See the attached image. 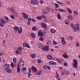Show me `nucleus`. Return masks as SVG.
Instances as JSON below:
<instances>
[{"instance_id":"nucleus-19","label":"nucleus","mask_w":80,"mask_h":80,"mask_svg":"<svg viewBox=\"0 0 80 80\" xmlns=\"http://www.w3.org/2000/svg\"><path fill=\"white\" fill-rule=\"evenodd\" d=\"M46 43L48 46H50V45H51V41L50 40H48L46 41Z\"/></svg>"},{"instance_id":"nucleus-49","label":"nucleus","mask_w":80,"mask_h":80,"mask_svg":"<svg viewBox=\"0 0 80 80\" xmlns=\"http://www.w3.org/2000/svg\"><path fill=\"white\" fill-rule=\"evenodd\" d=\"M2 6L3 4H2V2H0V8H2Z\"/></svg>"},{"instance_id":"nucleus-60","label":"nucleus","mask_w":80,"mask_h":80,"mask_svg":"<svg viewBox=\"0 0 80 80\" xmlns=\"http://www.w3.org/2000/svg\"><path fill=\"white\" fill-rule=\"evenodd\" d=\"M46 67H47V66L44 65L43 66V68H44V69H46Z\"/></svg>"},{"instance_id":"nucleus-23","label":"nucleus","mask_w":80,"mask_h":80,"mask_svg":"<svg viewBox=\"0 0 80 80\" xmlns=\"http://www.w3.org/2000/svg\"><path fill=\"white\" fill-rule=\"evenodd\" d=\"M64 73L65 75H68L69 74V71L66 69H65L64 70Z\"/></svg>"},{"instance_id":"nucleus-34","label":"nucleus","mask_w":80,"mask_h":80,"mask_svg":"<svg viewBox=\"0 0 80 80\" xmlns=\"http://www.w3.org/2000/svg\"><path fill=\"white\" fill-rule=\"evenodd\" d=\"M32 30H34V31H37V28L36 27L34 26L32 28Z\"/></svg>"},{"instance_id":"nucleus-46","label":"nucleus","mask_w":80,"mask_h":80,"mask_svg":"<svg viewBox=\"0 0 80 80\" xmlns=\"http://www.w3.org/2000/svg\"><path fill=\"white\" fill-rule=\"evenodd\" d=\"M64 65L65 67H67V66L68 65V63L67 62H64Z\"/></svg>"},{"instance_id":"nucleus-62","label":"nucleus","mask_w":80,"mask_h":80,"mask_svg":"<svg viewBox=\"0 0 80 80\" xmlns=\"http://www.w3.org/2000/svg\"><path fill=\"white\" fill-rule=\"evenodd\" d=\"M2 43L3 44H5V41L4 40H2Z\"/></svg>"},{"instance_id":"nucleus-37","label":"nucleus","mask_w":80,"mask_h":80,"mask_svg":"<svg viewBox=\"0 0 80 80\" xmlns=\"http://www.w3.org/2000/svg\"><path fill=\"white\" fill-rule=\"evenodd\" d=\"M13 62L14 63H17V59L16 58H13Z\"/></svg>"},{"instance_id":"nucleus-47","label":"nucleus","mask_w":80,"mask_h":80,"mask_svg":"<svg viewBox=\"0 0 80 80\" xmlns=\"http://www.w3.org/2000/svg\"><path fill=\"white\" fill-rule=\"evenodd\" d=\"M59 77V74H56L55 77L56 78H58Z\"/></svg>"},{"instance_id":"nucleus-55","label":"nucleus","mask_w":80,"mask_h":80,"mask_svg":"<svg viewBox=\"0 0 80 80\" xmlns=\"http://www.w3.org/2000/svg\"><path fill=\"white\" fill-rule=\"evenodd\" d=\"M5 18L7 20H9V18L7 16H5Z\"/></svg>"},{"instance_id":"nucleus-14","label":"nucleus","mask_w":80,"mask_h":80,"mask_svg":"<svg viewBox=\"0 0 80 80\" xmlns=\"http://www.w3.org/2000/svg\"><path fill=\"white\" fill-rule=\"evenodd\" d=\"M23 47H27L28 48H30V45L28 44H27V43L24 42L23 43Z\"/></svg>"},{"instance_id":"nucleus-40","label":"nucleus","mask_w":80,"mask_h":80,"mask_svg":"<svg viewBox=\"0 0 80 80\" xmlns=\"http://www.w3.org/2000/svg\"><path fill=\"white\" fill-rule=\"evenodd\" d=\"M39 40L40 41H41V42H43V38L42 37H41L39 39Z\"/></svg>"},{"instance_id":"nucleus-52","label":"nucleus","mask_w":80,"mask_h":80,"mask_svg":"<svg viewBox=\"0 0 80 80\" xmlns=\"http://www.w3.org/2000/svg\"><path fill=\"white\" fill-rule=\"evenodd\" d=\"M32 19L30 18H28V22H30V21H32Z\"/></svg>"},{"instance_id":"nucleus-28","label":"nucleus","mask_w":80,"mask_h":80,"mask_svg":"<svg viewBox=\"0 0 80 80\" xmlns=\"http://www.w3.org/2000/svg\"><path fill=\"white\" fill-rule=\"evenodd\" d=\"M17 50L19 52H21L22 50V47H18L17 49Z\"/></svg>"},{"instance_id":"nucleus-10","label":"nucleus","mask_w":80,"mask_h":80,"mask_svg":"<svg viewBox=\"0 0 80 80\" xmlns=\"http://www.w3.org/2000/svg\"><path fill=\"white\" fill-rule=\"evenodd\" d=\"M17 69L18 73H20V65H19V63H18L17 64Z\"/></svg>"},{"instance_id":"nucleus-59","label":"nucleus","mask_w":80,"mask_h":80,"mask_svg":"<svg viewBox=\"0 0 80 80\" xmlns=\"http://www.w3.org/2000/svg\"><path fill=\"white\" fill-rule=\"evenodd\" d=\"M76 46H77V47H79V43L77 42L76 43Z\"/></svg>"},{"instance_id":"nucleus-17","label":"nucleus","mask_w":80,"mask_h":80,"mask_svg":"<svg viewBox=\"0 0 80 80\" xmlns=\"http://www.w3.org/2000/svg\"><path fill=\"white\" fill-rule=\"evenodd\" d=\"M31 69L32 71L34 72H36L37 70V68L34 66H32L31 67Z\"/></svg>"},{"instance_id":"nucleus-15","label":"nucleus","mask_w":80,"mask_h":80,"mask_svg":"<svg viewBox=\"0 0 80 80\" xmlns=\"http://www.w3.org/2000/svg\"><path fill=\"white\" fill-rule=\"evenodd\" d=\"M36 74L38 75H42V70L41 69L40 71H37Z\"/></svg>"},{"instance_id":"nucleus-32","label":"nucleus","mask_w":80,"mask_h":80,"mask_svg":"<svg viewBox=\"0 0 80 80\" xmlns=\"http://www.w3.org/2000/svg\"><path fill=\"white\" fill-rule=\"evenodd\" d=\"M57 17L58 19H60L61 18V16L60 13H58L57 16Z\"/></svg>"},{"instance_id":"nucleus-4","label":"nucleus","mask_w":80,"mask_h":80,"mask_svg":"<svg viewBox=\"0 0 80 80\" xmlns=\"http://www.w3.org/2000/svg\"><path fill=\"white\" fill-rule=\"evenodd\" d=\"M19 64L20 66L23 67L25 65V61L22 58H20L19 61Z\"/></svg>"},{"instance_id":"nucleus-6","label":"nucleus","mask_w":80,"mask_h":80,"mask_svg":"<svg viewBox=\"0 0 80 80\" xmlns=\"http://www.w3.org/2000/svg\"><path fill=\"white\" fill-rule=\"evenodd\" d=\"M42 50H43V51H45L46 52H48V51H49L50 50L49 47L48 46H46L44 47V48L43 47L42 48Z\"/></svg>"},{"instance_id":"nucleus-24","label":"nucleus","mask_w":80,"mask_h":80,"mask_svg":"<svg viewBox=\"0 0 80 80\" xmlns=\"http://www.w3.org/2000/svg\"><path fill=\"white\" fill-rule=\"evenodd\" d=\"M41 26L42 28H45L47 27V25L44 23H42Z\"/></svg>"},{"instance_id":"nucleus-42","label":"nucleus","mask_w":80,"mask_h":80,"mask_svg":"<svg viewBox=\"0 0 80 80\" xmlns=\"http://www.w3.org/2000/svg\"><path fill=\"white\" fill-rule=\"evenodd\" d=\"M42 13H45V14H47L48 13H47V12L44 9H43L42 10Z\"/></svg>"},{"instance_id":"nucleus-26","label":"nucleus","mask_w":80,"mask_h":80,"mask_svg":"<svg viewBox=\"0 0 80 80\" xmlns=\"http://www.w3.org/2000/svg\"><path fill=\"white\" fill-rule=\"evenodd\" d=\"M36 19L38 20H41L42 19V16H38L36 17Z\"/></svg>"},{"instance_id":"nucleus-35","label":"nucleus","mask_w":80,"mask_h":80,"mask_svg":"<svg viewBox=\"0 0 80 80\" xmlns=\"http://www.w3.org/2000/svg\"><path fill=\"white\" fill-rule=\"evenodd\" d=\"M58 11H59V12H63L64 13H65V12H66L65 10H64L63 9H58Z\"/></svg>"},{"instance_id":"nucleus-12","label":"nucleus","mask_w":80,"mask_h":80,"mask_svg":"<svg viewBox=\"0 0 80 80\" xmlns=\"http://www.w3.org/2000/svg\"><path fill=\"white\" fill-rule=\"evenodd\" d=\"M37 45L38 48H41V49H42V48H43V45H42V43H38L37 44Z\"/></svg>"},{"instance_id":"nucleus-1","label":"nucleus","mask_w":80,"mask_h":80,"mask_svg":"<svg viewBox=\"0 0 80 80\" xmlns=\"http://www.w3.org/2000/svg\"><path fill=\"white\" fill-rule=\"evenodd\" d=\"M71 26L72 27L74 31L76 33H77V30L78 31H80V24L78 23H76L75 24V26L76 27V28L74 27V24L73 23L71 24Z\"/></svg>"},{"instance_id":"nucleus-7","label":"nucleus","mask_w":80,"mask_h":80,"mask_svg":"<svg viewBox=\"0 0 80 80\" xmlns=\"http://www.w3.org/2000/svg\"><path fill=\"white\" fill-rule=\"evenodd\" d=\"M31 3L32 5H38V3H37V0H31Z\"/></svg>"},{"instance_id":"nucleus-56","label":"nucleus","mask_w":80,"mask_h":80,"mask_svg":"<svg viewBox=\"0 0 80 80\" xmlns=\"http://www.w3.org/2000/svg\"><path fill=\"white\" fill-rule=\"evenodd\" d=\"M73 20V17L71 16H70V20Z\"/></svg>"},{"instance_id":"nucleus-31","label":"nucleus","mask_w":80,"mask_h":80,"mask_svg":"<svg viewBox=\"0 0 80 80\" xmlns=\"http://www.w3.org/2000/svg\"><path fill=\"white\" fill-rule=\"evenodd\" d=\"M14 28L16 30V32H17L19 30V28L17 26L14 27Z\"/></svg>"},{"instance_id":"nucleus-57","label":"nucleus","mask_w":80,"mask_h":80,"mask_svg":"<svg viewBox=\"0 0 80 80\" xmlns=\"http://www.w3.org/2000/svg\"><path fill=\"white\" fill-rule=\"evenodd\" d=\"M32 21L33 22H36V20H35L34 19H32Z\"/></svg>"},{"instance_id":"nucleus-48","label":"nucleus","mask_w":80,"mask_h":80,"mask_svg":"<svg viewBox=\"0 0 80 80\" xmlns=\"http://www.w3.org/2000/svg\"><path fill=\"white\" fill-rule=\"evenodd\" d=\"M46 10L47 12H49L50 11V10H49V9L48 8V7H46Z\"/></svg>"},{"instance_id":"nucleus-16","label":"nucleus","mask_w":80,"mask_h":80,"mask_svg":"<svg viewBox=\"0 0 80 80\" xmlns=\"http://www.w3.org/2000/svg\"><path fill=\"white\" fill-rule=\"evenodd\" d=\"M67 55V52H64V54L62 55V57H63L64 58H68V56Z\"/></svg>"},{"instance_id":"nucleus-13","label":"nucleus","mask_w":80,"mask_h":80,"mask_svg":"<svg viewBox=\"0 0 80 80\" xmlns=\"http://www.w3.org/2000/svg\"><path fill=\"white\" fill-rule=\"evenodd\" d=\"M49 65H57V63L54 62L50 61L49 62Z\"/></svg>"},{"instance_id":"nucleus-8","label":"nucleus","mask_w":80,"mask_h":80,"mask_svg":"<svg viewBox=\"0 0 80 80\" xmlns=\"http://www.w3.org/2000/svg\"><path fill=\"white\" fill-rule=\"evenodd\" d=\"M21 14L24 19H27L28 17V15L25 12H22Z\"/></svg>"},{"instance_id":"nucleus-63","label":"nucleus","mask_w":80,"mask_h":80,"mask_svg":"<svg viewBox=\"0 0 80 80\" xmlns=\"http://www.w3.org/2000/svg\"><path fill=\"white\" fill-rule=\"evenodd\" d=\"M73 37L72 36H71L70 37V40H73Z\"/></svg>"},{"instance_id":"nucleus-30","label":"nucleus","mask_w":80,"mask_h":80,"mask_svg":"<svg viewBox=\"0 0 80 80\" xmlns=\"http://www.w3.org/2000/svg\"><path fill=\"white\" fill-rule=\"evenodd\" d=\"M13 12V15H15V16H17V15H18V13L15 11L14 10L13 12Z\"/></svg>"},{"instance_id":"nucleus-64","label":"nucleus","mask_w":80,"mask_h":80,"mask_svg":"<svg viewBox=\"0 0 80 80\" xmlns=\"http://www.w3.org/2000/svg\"><path fill=\"white\" fill-rule=\"evenodd\" d=\"M30 22L28 21V25H30Z\"/></svg>"},{"instance_id":"nucleus-5","label":"nucleus","mask_w":80,"mask_h":80,"mask_svg":"<svg viewBox=\"0 0 80 80\" xmlns=\"http://www.w3.org/2000/svg\"><path fill=\"white\" fill-rule=\"evenodd\" d=\"M0 21L1 22H0V27H4V24L5 23V21L3 20V18H1L0 19Z\"/></svg>"},{"instance_id":"nucleus-38","label":"nucleus","mask_w":80,"mask_h":80,"mask_svg":"<svg viewBox=\"0 0 80 80\" xmlns=\"http://www.w3.org/2000/svg\"><path fill=\"white\" fill-rule=\"evenodd\" d=\"M7 10H11V11H12V12H13V11H14V10L13 9H12V8H8Z\"/></svg>"},{"instance_id":"nucleus-22","label":"nucleus","mask_w":80,"mask_h":80,"mask_svg":"<svg viewBox=\"0 0 80 80\" xmlns=\"http://www.w3.org/2000/svg\"><path fill=\"white\" fill-rule=\"evenodd\" d=\"M47 58H48V59L49 60H52L53 58V57L52 55L48 54L47 55Z\"/></svg>"},{"instance_id":"nucleus-44","label":"nucleus","mask_w":80,"mask_h":80,"mask_svg":"<svg viewBox=\"0 0 80 80\" xmlns=\"http://www.w3.org/2000/svg\"><path fill=\"white\" fill-rule=\"evenodd\" d=\"M14 66H15V65L14 64H13V62H12V63L11 64V67L12 68H13V67H14Z\"/></svg>"},{"instance_id":"nucleus-61","label":"nucleus","mask_w":80,"mask_h":80,"mask_svg":"<svg viewBox=\"0 0 80 80\" xmlns=\"http://www.w3.org/2000/svg\"><path fill=\"white\" fill-rule=\"evenodd\" d=\"M50 50L51 52H53V51H54V49H53L51 48Z\"/></svg>"},{"instance_id":"nucleus-27","label":"nucleus","mask_w":80,"mask_h":80,"mask_svg":"<svg viewBox=\"0 0 80 80\" xmlns=\"http://www.w3.org/2000/svg\"><path fill=\"white\" fill-rule=\"evenodd\" d=\"M31 35L32 37L33 38H35V37L36 36L35 35V34L34 33V32H32L31 34Z\"/></svg>"},{"instance_id":"nucleus-45","label":"nucleus","mask_w":80,"mask_h":80,"mask_svg":"<svg viewBox=\"0 0 80 80\" xmlns=\"http://www.w3.org/2000/svg\"><path fill=\"white\" fill-rule=\"evenodd\" d=\"M55 6H56L55 8H58V7H59V5L57 4H55Z\"/></svg>"},{"instance_id":"nucleus-51","label":"nucleus","mask_w":80,"mask_h":80,"mask_svg":"<svg viewBox=\"0 0 80 80\" xmlns=\"http://www.w3.org/2000/svg\"><path fill=\"white\" fill-rule=\"evenodd\" d=\"M46 67L48 70H50V67L48 66H46Z\"/></svg>"},{"instance_id":"nucleus-29","label":"nucleus","mask_w":80,"mask_h":80,"mask_svg":"<svg viewBox=\"0 0 80 80\" xmlns=\"http://www.w3.org/2000/svg\"><path fill=\"white\" fill-rule=\"evenodd\" d=\"M30 56L32 58H35L36 57L35 55V54H31Z\"/></svg>"},{"instance_id":"nucleus-20","label":"nucleus","mask_w":80,"mask_h":80,"mask_svg":"<svg viewBox=\"0 0 80 80\" xmlns=\"http://www.w3.org/2000/svg\"><path fill=\"white\" fill-rule=\"evenodd\" d=\"M56 32V30H55L53 28H52L51 29V32L52 33L54 34Z\"/></svg>"},{"instance_id":"nucleus-54","label":"nucleus","mask_w":80,"mask_h":80,"mask_svg":"<svg viewBox=\"0 0 80 80\" xmlns=\"http://www.w3.org/2000/svg\"><path fill=\"white\" fill-rule=\"evenodd\" d=\"M40 3L41 4H43V3H44V2L43 1V0H40Z\"/></svg>"},{"instance_id":"nucleus-18","label":"nucleus","mask_w":80,"mask_h":80,"mask_svg":"<svg viewBox=\"0 0 80 80\" xmlns=\"http://www.w3.org/2000/svg\"><path fill=\"white\" fill-rule=\"evenodd\" d=\"M22 27H20V28H19V30L18 31V33L19 34H20V33H22Z\"/></svg>"},{"instance_id":"nucleus-50","label":"nucleus","mask_w":80,"mask_h":80,"mask_svg":"<svg viewBox=\"0 0 80 80\" xmlns=\"http://www.w3.org/2000/svg\"><path fill=\"white\" fill-rule=\"evenodd\" d=\"M53 45H57V44L56 42L54 40H53Z\"/></svg>"},{"instance_id":"nucleus-25","label":"nucleus","mask_w":80,"mask_h":80,"mask_svg":"<svg viewBox=\"0 0 80 80\" xmlns=\"http://www.w3.org/2000/svg\"><path fill=\"white\" fill-rule=\"evenodd\" d=\"M28 70L29 71V72L28 73V78H30L31 75V68H28Z\"/></svg>"},{"instance_id":"nucleus-9","label":"nucleus","mask_w":80,"mask_h":80,"mask_svg":"<svg viewBox=\"0 0 80 80\" xmlns=\"http://www.w3.org/2000/svg\"><path fill=\"white\" fill-rule=\"evenodd\" d=\"M61 40L62 42V44L63 45H65L67 42L65 40V38L63 37H62L61 38Z\"/></svg>"},{"instance_id":"nucleus-3","label":"nucleus","mask_w":80,"mask_h":80,"mask_svg":"<svg viewBox=\"0 0 80 80\" xmlns=\"http://www.w3.org/2000/svg\"><path fill=\"white\" fill-rule=\"evenodd\" d=\"M72 65L73 67L75 68H77V65H78V61L77 59H73V62L72 63Z\"/></svg>"},{"instance_id":"nucleus-2","label":"nucleus","mask_w":80,"mask_h":80,"mask_svg":"<svg viewBox=\"0 0 80 80\" xmlns=\"http://www.w3.org/2000/svg\"><path fill=\"white\" fill-rule=\"evenodd\" d=\"M4 70L8 73H11L12 70L10 69V64L6 63L3 65Z\"/></svg>"},{"instance_id":"nucleus-36","label":"nucleus","mask_w":80,"mask_h":80,"mask_svg":"<svg viewBox=\"0 0 80 80\" xmlns=\"http://www.w3.org/2000/svg\"><path fill=\"white\" fill-rule=\"evenodd\" d=\"M37 62L38 63H42V60L40 59L38 60Z\"/></svg>"},{"instance_id":"nucleus-11","label":"nucleus","mask_w":80,"mask_h":80,"mask_svg":"<svg viewBox=\"0 0 80 80\" xmlns=\"http://www.w3.org/2000/svg\"><path fill=\"white\" fill-rule=\"evenodd\" d=\"M38 37H42V36H43V34L42 32V31L41 30H39L38 31Z\"/></svg>"},{"instance_id":"nucleus-58","label":"nucleus","mask_w":80,"mask_h":80,"mask_svg":"<svg viewBox=\"0 0 80 80\" xmlns=\"http://www.w3.org/2000/svg\"><path fill=\"white\" fill-rule=\"evenodd\" d=\"M42 34H43V35H45V34L46 33V32L44 31L42 32Z\"/></svg>"},{"instance_id":"nucleus-39","label":"nucleus","mask_w":80,"mask_h":80,"mask_svg":"<svg viewBox=\"0 0 80 80\" xmlns=\"http://www.w3.org/2000/svg\"><path fill=\"white\" fill-rule=\"evenodd\" d=\"M15 53L16 55H20V52L18 50L16 51Z\"/></svg>"},{"instance_id":"nucleus-33","label":"nucleus","mask_w":80,"mask_h":80,"mask_svg":"<svg viewBox=\"0 0 80 80\" xmlns=\"http://www.w3.org/2000/svg\"><path fill=\"white\" fill-rule=\"evenodd\" d=\"M10 17H11V18L12 19H15V17L13 15H11Z\"/></svg>"},{"instance_id":"nucleus-21","label":"nucleus","mask_w":80,"mask_h":80,"mask_svg":"<svg viewBox=\"0 0 80 80\" xmlns=\"http://www.w3.org/2000/svg\"><path fill=\"white\" fill-rule=\"evenodd\" d=\"M73 13L75 16L78 15V10H74L73 11Z\"/></svg>"},{"instance_id":"nucleus-41","label":"nucleus","mask_w":80,"mask_h":80,"mask_svg":"<svg viewBox=\"0 0 80 80\" xmlns=\"http://www.w3.org/2000/svg\"><path fill=\"white\" fill-rule=\"evenodd\" d=\"M26 70V68H23L21 69V72H23V71H25Z\"/></svg>"},{"instance_id":"nucleus-43","label":"nucleus","mask_w":80,"mask_h":80,"mask_svg":"<svg viewBox=\"0 0 80 80\" xmlns=\"http://www.w3.org/2000/svg\"><path fill=\"white\" fill-rule=\"evenodd\" d=\"M57 3L61 5H63V3L62 2H60L59 1H57Z\"/></svg>"},{"instance_id":"nucleus-53","label":"nucleus","mask_w":80,"mask_h":80,"mask_svg":"<svg viewBox=\"0 0 80 80\" xmlns=\"http://www.w3.org/2000/svg\"><path fill=\"white\" fill-rule=\"evenodd\" d=\"M67 10H68V12L69 13H70V9H69V8H67Z\"/></svg>"}]
</instances>
